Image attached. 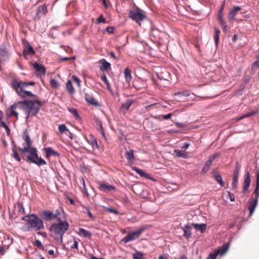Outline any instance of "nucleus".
Wrapping results in <instances>:
<instances>
[{
    "mask_svg": "<svg viewBox=\"0 0 259 259\" xmlns=\"http://www.w3.org/2000/svg\"><path fill=\"white\" fill-rule=\"evenodd\" d=\"M98 184L99 185V189L101 191H114L116 189V187L111 185H106L105 184L101 182H98Z\"/></svg>",
    "mask_w": 259,
    "mask_h": 259,
    "instance_id": "18",
    "label": "nucleus"
},
{
    "mask_svg": "<svg viewBox=\"0 0 259 259\" xmlns=\"http://www.w3.org/2000/svg\"><path fill=\"white\" fill-rule=\"evenodd\" d=\"M61 211L63 214V217L65 216V212L63 209L61 207V209H56L55 213H54L53 219H56L58 221H63L61 218Z\"/></svg>",
    "mask_w": 259,
    "mask_h": 259,
    "instance_id": "26",
    "label": "nucleus"
},
{
    "mask_svg": "<svg viewBox=\"0 0 259 259\" xmlns=\"http://www.w3.org/2000/svg\"><path fill=\"white\" fill-rule=\"evenodd\" d=\"M134 259H144L143 253L141 251H137L133 254Z\"/></svg>",
    "mask_w": 259,
    "mask_h": 259,
    "instance_id": "47",
    "label": "nucleus"
},
{
    "mask_svg": "<svg viewBox=\"0 0 259 259\" xmlns=\"http://www.w3.org/2000/svg\"><path fill=\"white\" fill-rule=\"evenodd\" d=\"M10 53L9 51L5 46L0 48V58H7L10 56Z\"/></svg>",
    "mask_w": 259,
    "mask_h": 259,
    "instance_id": "24",
    "label": "nucleus"
},
{
    "mask_svg": "<svg viewBox=\"0 0 259 259\" xmlns=\"http://www.w3.org/2000/svg\"><path fill=\"white\" fill-rule=\"evenodd\" d=\"M50 83L52 87L54 88H57L60 86V84L58 83V82L54 78H52L50 79Z\"/></svg>",
    "mask_w": 259,
    "mask_h": 259,
    "instance_id": "52",
    "label": "nucleus"
},
{
    "mask_svg": "<svg viewBox=\"0 0 259 259\" xmlns=\"http://www.w3.org/2000/svg\"><path fill=\"white\" fill-rule=\"evenodd\" d=\"M22 138L26 143V146L23 144V147H19L18 149L23 153H28L27 156L25 159L22 158L27 162L34 163L38 166L47 164L46 161L41 157H39L38 151L35 147L31 148L32 141L30 138L28 133L25 131L23 133Z\"/></svg>",
    "mask_w": 259,
    "mask_h": 259,
    "instance_id": "1",
    "label": "nucleus"
},
{
    "mask_svg": "<svg viewBox=\"0 0 259 259\" xmlns=\"http://www.w3.org/2000/svg\"><path fill=\"white\" fill-rule=\"evenodd\" d=\"M7 115L8 117L15 116L17 117L18 116V113L14 110L9 109V111L7 113Z\"/></svg>",
    "mask_w": 259,
    "mask_h": 259,
    "instance_id": "46",
    "label": "nucleus"
},
{
    "mask_svg": "<svg viewBox=\"0 0 259 259\" xmlns=\"http://www.w3.org/2000/svg\"><path fill=\"white\" fill-rule=\"evenodd\" d=\"M19 96L23 98L26 96L37 97L36 95L33 94L31 91L24 90H23V91L20 93V95H19Z\"/></svg>",
    "mask_w": 259,
    "mask_h": 259,
    "instance_id": "33",
    "label": "nucleus"
},
{
    "mask_svg": "<svg viewBox=\"0 0 259 259\" xmlns=\"http://www.w3.org/2000/svg\"><path fill=\"white\" fill-rule=\"evenodd\" d=\"M1 126L5 129L7 134L9 135L10 133L11 130L8 125L6 123H5Z\"/></svg>",
    "mask_w": 259,
    "mask_h": 259,
    "instance_id": "58",
    "label": "nucleus"
},
{
    "mask_svg": "<svg viewBox=\"0 0 259 259\" xmlns=\"http://www.w3.org/2000/svg\"><path fill=\"white\" fill-rule=\"evenodd\" d=\"M78 230L79 235H82L84 237L90 238L92 236V233L90 231H88L83 228H80Z\"/></svg>",
    "mask_w": 259,
    "mask_h": 259,
    "instance_id": "28",
    "label": "nucleus"
},
{
    "mask_svg": "<svg viewBox=\"0 0 259 259\" xmlns=\"http://www.w3.org/2000/svg\"><path fill=\"white\" fill-rule=\"evenodd\" d=\"M106 209L107 210H108L109 212H111V213H113L115 214H118V211L117 210H116V209H114L113 208L106 207Z\"/></svg>",
    "mask_w": 259,
    "mask_h": 259,
    "instance_id": "57",
    "label": "nucleus"
},
{
    "mask_svg": "<svg viewBox=\"0 0 259 259\" xmlns=\"http://www.w3.org/2000/svg\"><path fill=\"white\" fill-rule=\"evenodd\" d=\"M228 194L230 198V200L231 202H234L235 200V197L234 194L230 192V191H228Z\"/></svg>",
    "mask_w": 259,
    "mask_h": 259,
    "instance_id": "59",
    "label": "nucleus"
},
{
    "mask_svg": "<svg viewBox=\"0 0 259 259\" xmlns=\"http://www.w3.org/2000/svg\"><path fill=\"white\" fill-rule=\"evenodd\" d=\"M175 124L178 127H184L187 126V123L185 122H176Z\"/></svg>",
    "mask_w": 259,
    "mask_h": 259,
    "instance_id": "61",
    "label": "nucleus"
},
{
    "mask_svg": "<svg viewBox=\"0 0 259 259\" xmlns=\"http://www.w3.org/2000/svg\"><path fill=\"white\" fill-rule=\"evenodd\" d=\"M12 157H13L17 161L20 162L21 161V157H20L17 151L14 148H12Z\"/></svg>",
    "mask_w": 259,
    "mask_h": 259,
    "instance_id": "40",
    "label": "nucleus"
},
{
    "mask_svg": "<svg viewBox=\"0 0 259 259\" xmlns=\"http://www.w3.org/2000/svg\"><path fill=\"white\" fill-rule=\"evenodd\" d=\"M132 169L134 170L137 174H138L140 177L145 178L150 180H155L152 177H151L148 174L143 171L142 169H140L137 167H133Z\"/></svg>",
    "mask_w": 259,
    "mask_h": 259,
    "instance_id": "15",
    "label": "nucleus"
},
{
    "mask_svg": "<svg viewBox=\"0 0 259 259\" xmlns=\"http://www.w3.org/2000/svg\"><path fill=\"white\" fill-rule=\"evenodd\" d=\"M259 68V55L256 57V60L251 65V71L255 72Z\"/></svg>",
    "mask_w": 259,
    "mask_h": 259,
    "instance_id": "37",
    "label": "nucleus"
},
{
    "mask_svg": "<svg viewBox=\"0 0 259 259\" xmlns=\"http://www.w3.org/2000/svg\"><path fill=\"white\" fill-rule=\"evenodd\" d=\"M171 116H172V113H169L166 115H162V117L163 119L166 120V119H168L170 118Z\"/></svg>",
    "mask_w": 259,
    "mask_h": 259,
    "instance_id": "63",
    "label": "nucleus"
},
{
    "mask_svg": "<svg viewBox=\"0 0 259 259\" xmlns=\"http://www.w3.org/2000/svg\"><path fill=\"white\" fill-rule=\"evenodd\" d=\"M103 61L102 63V68L105 71L110 70L111 69V64L110 63L107 62L105 59H103L102 60Z\"/></svg>",
    "mask_w": 259,
    "mask_h": 259,
    "instance_id": "36",
    "label": "nucleus"
},
{
    "mask_svg": "<svg viewBox=\"0 0 259 259\" xmlns=\"http://www.w3.org/2000/svg\"><path fill=\"white\" fill-rule=\"evenodd\" d=\"M183 230L184 231V237L186 238H189L191 237L192 235V227L189 224H187L184 226V227L183 228Z\"/></svg>",
    "mask_w": 259,
    "mask_h": 259,
    "instance_id": "21",
    "label": "nucleus"
},
{
    "mask_svg": "<svg viewBox=\"0 0 259 259\" xmlns=\"http://www.w3.org/2000/svg\"><path fill=\"white\" fill-rule=\"evenodd\" d=\"M134 240V238H132L130 233L126 235L124 238H123L121 240V241L124 242V243H127L130 241Z\"/></svg>",
    "mask_w": 259,
    "mask_h": 259,
    "instance_id": "48",
    "label": "nucleus"
},
{
    "mask_svg": "<svg viewBox=\"0 0 259 259\" xmlns=\"http://www.w3.org/2000/svg\"><path fill=\"white\" fill-rule=\"evenodd\" d=\"M24 48L23 50V55L26 59H28V55H34L35 54V51L33 47L29 45L28 42L24 40L23 41Z\"/></svg>",
    "mask_w": 259,
    "mask_h": 259,
    "instance_id": "7",
    "label": "nucleus"
},
{
    "mask_svg": "<svg viewBox=\"0 0 259 259\" xmlns=\"http://www.w3.org/2000/svg\"><path fill=\"white\" fill-rule=\"evenodd\" d=\"M190 95V94L187 91H183L180 92H175L174 94V96H183V97H188Z\"/></svg>",
    "mask_w": 259,
    "mask_h": 259,
    "instance_id": "39",
    "label": "nucleus"
},
{
    "mask_svg": "<svg viewBox=\"0 0 259 259\" xmlns=\"http://www.w3.org/2000/svg\"><path fill=\"white\" fill-rule=\"evenodd\" d=\"M240 10H241V7L240 6H235L230 10L227 16L230 23H233L235 21L237 12Z\"/></svg>",
    "mask_w": 259,
    "mask_h": 259,
    "instance_id": "11",
    "label": "nucleus"
},
{
    "mask_svg": "<svg viewBox=\"0 0 259 259\" xmlns=\"http://www.w3.org/2000/svg\"><path fill=\"white\" fill-rule=\"evenodd\" d=\"M241 169V165H239L238 162H236V165L233 171V177L238 178L239 171Z\"/></svg>",
    "mask_w": 259,
    "mask_h": 259,
    "instance_id": "34",
    "label": "nucleus"
},
{
    "mask_svg": "<svg viewBox=\"0 0 259 259\" xmlns=\"http://www.w3.org/2000/svg\"><path fill=\"white\" fill-rule=\"evenodd\" d=\"M11 85L12 88L16 91L19 95L22 92L21 90V81H17L15 79H13L11 82Z\"/></svg>",
    "mask_w": 259,
    "mask_h": 259,
    "instance_id": "17",
    "label": "nucleus"
},
{
    "mask_svg": "<svg viewBox=\"0 0 259 259\" xmlns=\"http://www.w3.org/2000/svg\"><path fill=\"white\" fill-rule=\"evenodd\" d=\"M35 84V82L33 81H30L28 82H24L21 81V91H23V90H24V88L25 87L29 86V85H33Z\"/></svg>",
    "mask_w": 259,
    "mask_h": 259,
    "instance_id": "45",
    "label": "nucleus"
},
{
    "mask_svg": "<svg viewBox=\"0 0 259 259\" xmlns=\"http://www.w3.org/2000/svg\"><path fill=\"white\" fill-rule=\"evenodd\" d=\"M144 229V228H141V229H140L139 230H137V231H134V232L135 233V235L137 236V237L138 238H139V236L141 234V233L143 232Z\"/></svg>",
    "mask_w": 259,
    "mask_h": 259,
    "instance_id": "60",
    "label": "nucleus"
},
{
    "mask_svg": "<svg viewBox=\"0 0 259 259\" xmlns=\"http://www.w3.org/2000/svg\"><path fill=\"white\" fill-rule=\"evenodd\" d=\"M124 75L126 82L129 83L132 79V75L131 70L128 67L124 70Z\"/></svg>",
    "mask_w": 259,
    "mask_h": 259,
    "instance_id": "25",
    "label": "nucleus"
},
{
    "mask_svg": "<svg viewBox=\"0 0 259 259\" xmlns=\"http://www.w3.org/2000/svg\"><path fill=\"white\" fill-rule=\"evenodd\" d=\"M21 220L26 221L27 224L23 226V231H30L32 230L37 231L45 228L44 223L39 215L36 213H30L21 218Z\"/></svg>",
    "mask_w": 259,
    "mask_h": 259,
    "instance_id": "2",
    "label": "nucleus"
},
{
    "mask_svg": "<svg viewBox=\"0 0 259 259\" xmlns=\"http://www.w3.org/2000/svg\"><path fill=\"white\" fill-rule=\"evenodd\" d=\"M124 156L128 162H133L135 159L134 150H130L128 151H126L125 152Z\"/></svg>",
    "mask_w": 259,
    "mask_h": 259,
    "instance_id": "23",
    "label": "nucleus"
},
{
    "mask_svg": "<svg viewBox=\"0 0 259 259\" xmlns=\"http://www.w3.org/2000/svg\"><path fill=\"white\" fill-rule=\"evenodd\" d=\"M191 225L194 227V228L196 230L200 231L201 233H204L206 230L207 225L206 224H204V223H201V224L192 223Z\"/></svg>",
    "mask_w": 259,
    "mask_h": 259,
    "instance_id": "22",
    "label": "nucleus"
},
{
    "mask_svg": "<svg viewBox=\"0 0 259 259\" xmlns=\"http://www.w3.org/2000/svg\"><path fill=\"white\" fill-rule=\"evenodd\" d=\"M19 108L27 112V115L26 117V120L29 116H34L39 112L40 107L42 106L41 102L38 100H24L17 102Z\"/></svg>",
    "mask_w": 259,
    "mask_h": 259,
    "instance_id": "3",
    "label": "nucleus"
},
{
    "mask_svg": "<svg viewBox=\"0 0 259 259\" xmlns=\"http://www.w3.org/2000/svg\"><path fill=\"white\" fill-rule=\"evenodd\" d=\"M133 102L134 100L133 99H127L125 102L121 105V108L124 109L126 110H128Z\"/></svg>",
    "mask_w": 259,
    "mask_h": 259,
    "instance_id": "32",
    "label": "nucleus"
},
{
    "mask_svg": "<svg viewBox=\"0 0 259 259\" xmlns=\"http://www.w3.org/2000/svg\"><path fill=\"white\" fill-rule=\"evenodd\" d=\"M230 242L231 241L228 243L223 244L220 248L215 249V250L217 251V252H218V254H220L221 256L224 255L228 250Z\"/></svg>",
    "mask_w": 259,
    "mask_h": 259,
    "instance_id": "20",
    "label": "nucleus"
},
{
    "mask_svg": "<svg viewBox=\"0 0 259 259\" xmlns=\"http://www.w3.org/2000/svg\"><path fill=\"white\" fill-rule=\"evenodd\" d=\"M218 255V252H217V251L214 250L213 252H210L209 254L206 259H215Z\"/></svg>",
    "mask_w": 259,
    "mask_h": 259,
    "instance_id": "53",
    "label": "nucleus"
},
{
    "mask_svg": "<svg viewBox=\"0 0 259 259\" xmlns=\"http://www.w3.org/2000/svg\"><path fill=\"white\" fill-rule=\"evenodd\" d=\"M100 23H106V21L105 19L104 18L102 15H100L99 17L96 19L95 23L96 24H99Z\"/></svg>",
    "mask_w": 259,
    "mask_h": 259,
    "instance_id": "50",
    "label": "nucleus"
},
{
    "mask_svg": "<svg viewBox=\"0 0 259 259\" xmlns=\"http://www.w3.org/2000/svg\"><path fill=\"white\" fill-rule=\"evenodd\" d=\"M212 178L216 181L222 187H224L225 182L223 180L222 175L216 170L213 172Z\"/></svg>",
    "mask_w": 259,
    "mask_h": 259,
    "instance_id": "19",
    "label": "nucleus"
},
{
    "mask_svg": "<svg viewBox=\"0 0 259 259\" xmlns=\"http://www.w3.org/2000/svg\"><path fill=\"white\" fill-rule=\"evenodd\" d=\"M39 216L42 220V221H45L47 222H51L54 220L53 216L54 213L53 211L44 210L39 212Z\"/></svg>",
    "mask_w": 259,
    "mask_h": 259,
    "instance_id": "8",
    "label": "nucleus"
},
{
    "mask_svg": "<svg viewBox=\"0 0 259 259\" xmlns=\"http://www.w3.org/2000/svg\"><path fill=\"white\" fill-rule=\"evenodd\" d=\"M174 153L177 157L183 158L185 159H187L189 157V155L187 153H183L180 150H175Z\"/></svg>",
    "mask_w": 259,
    "mask_h": 259,
    "instance_id": "31",
    "label": "nucleus"
},
{
    "mask_svg": "<svg viewBox=\"0 0 259 259\" xmlns=\"http://www.w3.org/2000/svg\"><path fill=\"white\" fill-rule=\"evenodd\" d=\"M98 131L99 132L100 134L101 135L102 138L104 139L106 141L107 140V137L105 135V133L102 125V122L100 120L99 121V127L98 128Z\"/></svg>",
    "mask_w": 259,
    "mask_h": 259,
    "instance_id": "35",
    "label": "nucleus"
},
{
    "mask_svg": "<svg viewBox=\"0 0 259 259\" xmlns=\"http://www.w3.org/2000/svg\"><path fill=\"white\" fill-rule=\"evenodd\" d=\"M211 164L212 163H211V162H209L208 160H207L205 162L203 167H202L201 172L205 174L206 172H207L209 169L210 166L211 165Z\"/></svg>",
    "mask_w": 259,
    "mask_h": 259,
    "instance_id": "38",
    "label": "nucleus"
},
{
    "mask_svg": "<svg viewBox=\"0 0 259 259\" xmlns=\"http://www.w3.org/2000/svg\"><path fill=\"white\" fill-rule=\"evenodd\" d=\"M44 150L46 154V157L47 158H50L51 157H58L60 155L59 152L54 150L51 147H45L44 148Z\"/></svg>",
    "mask_w": 259,
    "mask_h": 259,
    "instance_id": "13",
    "label": "nucleus"
},
{
    "mask_svg": "<svg viewBox=\"0 0 259 259\" xmlns=\"http://www.w3.org/2000/svg\"><path fill=\"white\" fill-rule=\"evenodd\" d=\"M4 117V113L2 111L0 110V125H2L5 122L3 120Z\"/></svg>",
    "mask_w": 259,
    "mask_h": 259,
    "instance_id": "62",
    "label": "nucleus"
},
{
    "mask_svg": "<svg viewBox=\"0 0 259 259\" xmlns=\"http://www.w3.org/2000/svg\"><path fill=\"white\" fill-rule=\"evenodd\" d=\"M33 66L36 72V76L37 77H39L45 74L46 69L44 66L39 64L37 62H35L33 64Z\"/></svg>",
    "mask_w": 259,
    "mask_h": 259,
    "instance_id": "12",
    "label": "nucleus"
},
{
    "mask_svg": "<svg viewBox=\"0 0 259 259\" xmlns=\"http://www.w3.org/2000/svg\"><path fill=\"white\" fill-rule=\"evenodd\" d=\"M68 111L73 114L76 118L80 119V117L78 113V111L76 109L73 107L68 108Z\"/></svg>",
    "mask_w": 259,
    "mask_h": 259,
    "instance_id": "41",
    "label": "nucleus"
},
{
    "mask_svg": "<svg viewBox=\"0 0 259 259\" xmlns=\"http://www.w3.org/2000/svg\"><path fill=\"white\" fill-rule=\"evenodd\" d=\"M66 88L68 92L70 95H73L75 93L74 88L72 85V82L70 80H68L66 83Z\"/></svg>",
    "mask_w": 259,
    "mask_h": 259,
    "instance_id": "29",
    "label": "nucleus"
},
{
    "mask_svg": "<svg viewBox=\"0 0 259 259\" xmlns=\"http://www.w3.org/2000/svg\"><path fill=\"white\" fill-rule=\"evenodd\" d=\"M33 244L34 246H37L38 248L41 249H44V247L40 240H35Z\"/></svg>",
    "mask_w": 259,
    "mask_h": 259,
    "instance_id": "54",
    "label": "nucleus"
},
{
    "mask_svg": "<svg viewBox=\"0 0 259 259\" xmlns=\"http://www.w3.org/2000/svg\"><path fill=\"white\" fill-rule=\"evenodd\" d=\"M225 1L222 4V5L220 8V9H219V10L218 11V13L217 20H218V22L221 25L223 30L224 32H226L227 30V25L226 24V21H225V20L223 18V11L225 9Z\"/></svg>",
    "mask_w": 259,
    "mask_h": 259,
    "instance_id": "5",
    "label": "nucleus"
},
{
    "mask_svg": "<svg viewBox=\"0 0 259 259\" xmlns=\"http://www.w3.org/2000/svg\"><path fill=\"white\" fill-rule=\"evenodd\" d=\"M253 194L259 198V179H256L255 188Z\"/></svg>",
    "mask_w": 259,
    "mask_h": 259,
    "instance_id": "42",
    "label": "nucleus"
},
{
    "mask_svg": "<svg viewBox=\"0 0 259 259\" xmlns=\"http://www.w3.org/2000/svg\"><path fill=\"white\" fill-rule=\"evenodd\" d=\"M17 206L18 208V211L20 213H21L22 214L25 213V210L23 207V204L21 202H18L17 203Z\"/></svg>",
    "mask_w": 259,
    "mask_h": 259,
    "instance_id": "51",
    "label": "nucleus"
},
{
    "mask_svg": "<svg viewBox=\"0 0 259 259\" xmlns=\"http://www.w3.org/2000/svg\"><path fill=\"white\" fill-rule=\"evenodd\" d=\"M48 12L47 7L46 4L40 6L36 10V14L38 15H45Z\"/></svg>",
    "mask_w": 259,
    "mask_h": 259,
    "instance_id": "27",
    "label": "nucleus"
},
{
    "mask_svg": "<svg viewBox=\"0 0 259 259\" xmlns=\"http://www.w3.org/2000/svg\"><path fill=\"white\" fill-rule=\"evenodd\" d=\"M220 156H221V154L219 152L215 153L213 154L210 155L208 157V159L207 160H208L209 162H211V163H212V161L215 159H216L218 157H219Z\"/></svg>",
    "mask_w": 259,
    "mask_h": 259,
    "instance_id": "43",
    "label": "nucleus"
},
{
    "mask_svg": "<svg viewBox=\"0 0 259 259\" xmlns=\"http://www.w3.org/2000/svg\"><path fill=\"white\" fill-rule=\"evenodd\" d=\"M84 99L86 102L91 105H93L95 107H101L102 105L98 102L92 95L88 93H85Z\"/></svg>",
    "mask_w": 259,
    "mask_h": 259,
    "instance_id": "10",
    "label": "nucleus"
},
{
    "mask_svg": "<svg viewBox=\"0 0 259 259\" xmlns=\"http://www.w3.org/2000/svg\"><path fill=\"white\" fill-rule=\"evenodd\" d=\"M59 131L60 133H63L65 131H68V130L67 128V126L65 124H60L59 126Z\"/></svg>",
    "mask_w": 259,
    "mask_h": 259,
    "instance_id": "55",
    "label": "nucleus"
},
{
    "mask_svg": "<svg viewBox=\"0 0 259 259\" xmlns=\"http://www.w3.org/2000/svg\"><path fill=\"white\" fill-rule=\"evenodd\" d=\"M220 33H221V31L220 30V29L217 27H215L213 38H214V41L215 45L216 47H218V44H219Z\"/></svg>",
    "mask_w": 259,
    "mask_h": 259,
    "instance_id": "30",
    "label": "nucleus"
},
{
    "mask_svg": "<svg viewBox=\"0 0 259 259\" xmlns=\"http://www.w3.org/2000/svg\"><path fill=\"white\" fill-rule=\"evenodd\" d=\"M86 140L87 142L90 144L93 148H96L98 149H99V146L98 144L97 139L94 137L93 135H90L88 137H87Z\"/></svg>",
    "mask_w": 259,
    "mask_h": 259,
    "instance_id": "16",
    "label": "nucleus"
},
{
    "mask_svg": "<svg viewBox=\"0 0 259 259\" xmlns=\"http://www.w3.org/2000/svg\"><path fill=\"white\" fill-rule=\"evenodd\" d=\"M258 196H255L252 197L250 200L248 201V209L249 210V217H251L253 214L257 205L258 203Z\"/></svg>",
    "mask_w": 259,
    "mask_h": 259,
    "instance_id": "9",
    "label": "nucleus"
},
{
    "mask_svg": "<svg viewBox=\"0 0 259 259\" xmlns=\"http://www.w3.org/2000/svg\"><path fill=\"white\" fill-rule=\"evenodd\" d=\"M58 223H53L52 224L49 230L56 235H64L66 231L69 229V223L66 221V217L64 216V220L58 221Z\"/></svg>",
    "mask_w": 259,
    "mask_h": 259,
    "instance_id": "4",
    "label": "nucleus"
},
{
    "mask_svg": "<svg viewBox=\"0 0 259 259\" xmlns=\"http://www.w3.org/2000/svg\"><path fill=\"white\" fill-rule=\"evenodd\" d=\"M251 183L250 175L249 171L246 173V177L243 182V187L242 192L245 193L246 191H247Z\"/></svg>",
    "mask_w": 259,
    "mask_h": 259,
    "instance_id": "14",
    "label": "nucleus"
},
{
    "mask_svg": "<svg viewBox=\"0 0 259 259\" xmlns=\"http://www.w3.org/2000/svg\"><path fill=\"white\" fill-rule=\"evenodd\" d=\"M238 183V178L233 177V181L232 183V189L235 190L237 187Z\"/></svg>",
    "mask_w": 259,
    "mask_h": 259,
    "instance_id": "49",
    "label": "nucleus"
},
{
    "mask_svg": "<svg viewBox=\"0 0 259 259\" xmlns=\"http://www.w3.org/2000/svg\"><path fill=\"white\" fill-rule=\"evenodd\" d=\"M128 16L137 22L142 21L147 17L146 15L143 13L140 9H138L136 11L131 10L128 13Z\"/></svg>",
    "mask_w": 259,
    "mask_h": 259,
    "instance_id": "6",
    "label": "nucleus"
},
{
    "mask_svg": "<svg viewBox=\"0 0 259 259\" xmlns=\"http://www.w3.org/2000/svg\"><path fill=\"white\" fill-rule=\"evenodd\" d=\"M58 236H56L55 237V239L60 244H63V235H57Z\"/></svg>",
    "mask_w": 259,
    "mask_h": 259,
    "instance_id": "56",
    "label": "nucleus"
},
{
    "mask_svg": "<svg viewBox=\"0 0 259 259\" xmlns=\"http://www.w3.org/2000/svg\"><path fill=\"white\" fill-rule=\"evenodd\" d=\"M101 80L106 84V85L107 87V88L109 90L110 89V83L108 81L107 76L105 73H103L101 75Z\"/></svg>",
    "mask_w": 259,
    "mask_h": 259,
    "instance_id": "44",
    "label": "nucleus"
},
{
    "mask_svg": "<svg viewBox=\"0 0 259 259\" xmlns=\"http://www.w3.org/2000/svg\"><path fill=\"white\" fill-rule=\"evenodd\" d=\"M113 29H114V28L112 26H108L106 28L105 31H107L109 33H113Z\"/></svg>",
    "mask_w": 259,
    "mask_h": 259,
    "instance_id": "64",
    "label": "nucleus"
}]
</instances>
